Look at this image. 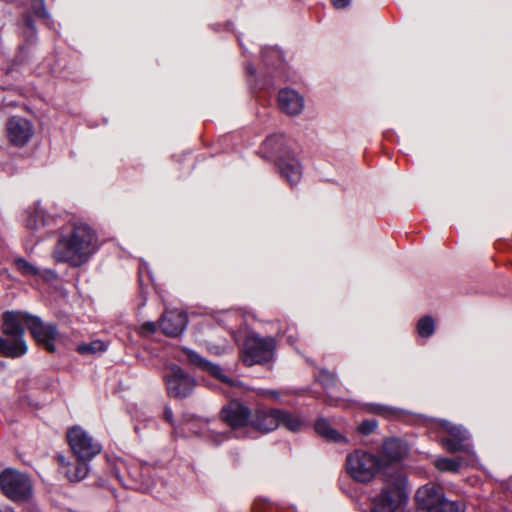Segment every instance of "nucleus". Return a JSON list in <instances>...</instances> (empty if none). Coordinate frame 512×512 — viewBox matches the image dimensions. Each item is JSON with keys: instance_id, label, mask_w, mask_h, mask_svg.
<instances>
[{"instance_id": "obj_5", "label": "nucleus", "mask_w": 512, "mask_h": 512, "mask_svg": "<svg viewBox=\"0 0 512 512\" xmlns=\"http://www.w3.org/2000/svg\"><path fill=\"white\" fill-rule=\"evenodd\" d=\"M382 460L379 456L357 449L346 457L347 473L357 482L369 483L379 473Z\"/></svg>"}, {"instance_id": "obj_27", "label": "nucleus", "mask_w": 512, "mask_h": 512, "mask_svg": "<svg viewBox=\"0 0 512 512\" xmlns=\"http://www.w3.org/2000/svg\"><path fill=\"white\" fill-rule=\"evenodd\" d=\"M14 265L16 269L25 276H36L39 274L38 268L23 258L15 259Z\"/></svg>"}, {"instance_id": "obj_16", "label": "nucleus", "mask_w": 512, "mask_h": 512, "mask_svg": "<svg viewBox=\"0 0 512 512\" xmlns=\"http://www.w3.org/2000/svg\"><path fill=\"white\" fill-rule=\"evenodd\" d=\"M250 426L254 429L267 433L279 426V409L259 408L251 414Z\"/></svg>"}, {"instance_id": "obj_24", "label": "nucleus", "mask_w": 512, "mask_h": 512, "mask_svg": "<svg viewBox=\"0 0 512 512\" xmlns=\"http://www.w3.org/2000/svg\"><path fill=\"white\" fill-rule=\"evenodd\" d=\"M106 349L107 345L100 340L82 343L77 347V351L82 355H96L104 352Z\"/></svg>"}, {"instance_id": "obj_18", "label": "nucleus", "mask_w": 512, "mask_h": 512, "mask_svg": "<svg viewBox=\"0 0 512 512\" xmlns=\"http://www.w3.org/2000/svg\"><path fill=\"white\" fill-rule=\"evenodd\" d=\"M278 169L281 176L293 187L302 178V166L295 157H283L278 161Z\"/></svg>"}, {"instance_id": "obj_34", "label": "nucleus", "mask_w": 512, "mask_h": 512, "mask_svg": "<svg viewBox=\"0 0 512 512\" xmlns=\"http://www.w3.org/2000/svg\"><path fill=\"white\" fill-rule=\"evenodd\" d=\"M164 418L166 419V421L172 423V419H173V412L171 410V408L169 407H166L164 409Z\"/></svg>"}, {"instance_id": "obj_22", "label": "nucleus", "mask_w": 512, "mask_h": 512, "mask_svg": "<svg viewBox=\"0 0 512 512\" xmlns=\"http://www.w3.org/2000/svg\"><path fill=\"white\" fill-rule=\"evenodd\" d=\"M303 419L289 411L279 409V425H283L286 429L296 432L303 426Z\"/></svg>"}, {"instance_id": "obj_3", "label": "nucleus", "mask_w": 512, "mask_h": 512, "mask_svg": "<svg viewBox=\"0 0 512 512\" xmlns=\"http://www.w3.org/2000/svg\"><path fill=\"white\" fill-rule=\"evenodd\" d=\"M407 502V480L398 475L372 498L371 512H400Z\"/></svg>"}, {"instance_id": "obj_40", "label": "nucleus", "mask_w": 512, "mask_h": 512, "mask_svg": "<svg viewBox=\"0 0 512 512\" xmlns=\"http://www.w3.org/2000/svg\"><path fill=\"white\" fill-rule=\"evenodd\" d=\"M247 69H248L250 74H254L255 73V69L252 66H249Z\"/></svg>"}, {"instance_id": "obj_38", "label": "nucleus", "mask_w": 512, "mask_h": 512, "mask_svg": "<svg viewBox=\"0 0 512 512\" xmlns=\"http://www.w3.org/2000/svg\"><path fill=\"white\" fill-rule=\"evenodd\" d=\"M46 274H47L50 278H55V277H56V273H55L53 270H46Z\"/></svg>"}, {"instance_id": "obj_8", "label": "nucleus", "mask_w": 512, "mask_h": 512, "mask_svg": "<svg viewBox=\"0 0 512 512\" xmlns=\"http://www.w3.org/2000/svg\"><path fill=\"white\" fill-rule=\"evenodd\" d=\"M67 440L79 460L90 461L102 450L101 444L95 441L80 426H73L68 429Z\"/></svg>"}, {"instance_id": "obj_11", "label": "nucleus", "mask_w": 512, "mask_h": 512, "mask_svg": "<svg viewBox=\"0 0 512 512\" xmlns=\"http://www.w3.org/2000/svg\"><path fill=\"white\" fill-rule=\"evenodd\" d=\"M28 329L35 340L49 352L55 351L54 342L57 339V328L51 323H44L39 317L30 315Z\"/></svg>"}, {"instance_id": "obj_36", "label": "nucleus", "mask_w": 512, "mask_h": 512, "mask_svg": "<svg viewBox=\"0 0 512 512\" xmlns=\"http://www.w3.org/2000/svg\"><path fill=\"white\" fill-rule=\"evenodd\" d=\"M0 512H16L12 507L0 506Z\"/></svg>"}, {"instance_id": "obj_20", "label": "nucleus", "mask_w": 512, "mask_h": 512, "mask_svg": "<svg viewBox=\"0 0 512 512\" xmlns=\"http://www.w3.org/2000/svg\"><path fill=\"white\" fill-rule=\"evenodd\" d=\"M384 455L391 461L401 460L408 452L407 444L398 438H390L382 445Z\"/></svg>"}, {"instance_id": "obj_43", "label": "nucleus", "mask_w": 512, "mask_h": 512, "mask_svg": "<svg viewBox=\"0 0 512 512\" xmlns=\"http://www.w3.org/2000/svg\"><path fill=\"white\" fill-rule=\"evenodd\" d=\"M219 436H221L222 439L227 438L225 435H222V434H219Z\"/></svg>"}, {"instance_id": "obj_4", "label": "nucleus", "mask_w": 512, "mask_h": 512, "mask_svg": "<svg viewBox=\"0 0 512 512\" xmlns=\"http://www.w3.org/2000/svg\"><path fill=\"white\" fill-rule=\"evenodd\" d=\"M417 512H464L460 502L448 500L442 487L427 484L420 487L415 494Z\"/></svg>"}, {"instance_id": "obj_44", "label": "nucleus", "mask_w": 512, "mask_h": 512, "mask_svg": "<svg viewBox=\"0 0 512 512\" xmlns=\"http://www.w3.org/2000/svg\"><path fill=\"white\" fill-rule=\"evenodd\" d=\"M31 512H39L37 509L33 508L31 509Z\"/></svg>"}, {"instance_id": "obj_7", "label": "nucleus", "mask_w": 512, "mask_h": 512, "mask_svg": "<svg viewBox=\"0 0 512 512\" xmlns=\"http://www.w3.org/2000/svg\"><path fill=\"white\" fill-rule=\"evenodd\" d=\"M275 349L276 342L273 337L251 334L243 343L241 359L246 366L266 364L273 359Z\"/></svg>"}, {"instance_id": "obj_31", "label": "nucleus", "mask_w": 512, "mask_h": 512, "mask_svg": "<svg viewBox=\"0 0 512 512\" xmlns=\"http://www.w3.org/2000/svg\"><path fill=\"white\" fill-rule=\"evenodd\" d=\"M377 427V422L376 420L374 419H370V420H365L363 421L359 427H358V430L364 434V435H368L370 433H372Z\"/></svg>"}, {"instance_id": "obj_19", "label": "nucleus", "mask_w": 512, "mask_h": 512, "mask_svg": "<svg viewBox=\"0 0 512 512\" xmlns=\"http://www.w3.org/2000/svg\"><path fill=\"white\" fill-rule=\"evenodd\" d=\"M25 226L31 231H37L50 223V218L46 216L44 209L39 203H35L25 212Z\"/></svg>"}, {"instance_id": "obj_28", "label": "nucleus", "mask_w": 512, "mask_h": 512, "mask_svg": "<svg viewBox=\"0 0 512 512\" xmlns=\"http://www.w3.org/2000/svg\"><path fill=\"white\" fill-rule=\"evenodd\" d=\"M30 11L37 17L48 19L49 13L45 7L44 0H31Z\"/></svg>"}, {"instance_id": "obj_12", "label": "nucleus", "mask_w": 512, "mask_h": 512, "mask_svg": "<svg viewBox=\"0 0 512 512\" xmlns=\"http://www.w3.org/2000/svg\"><path fill=\"white\" fill-rule=\"evenodd\" d=\"M6 130L9 141L19 147L26 145L34 134L31 122L19 116H14L8 120Z\"/></svg>"}, {"instance_id": "obj_37", "label": "nucleus", "mask_w": 512, "mask_h": 512, "mask_svg": "<svg viewBox=\"0 0 512 512\" xmlns=\"http://www.w3.org/2000/svg\"><path fill=\"white\" fill-rule=\"evenodd\" d=\"M58 461H59V463H60L62 466H68V464H66V462H65V458H64V456L59 455V456H58Z\"/></svg>"}, {"instance_id": "obj_13", "label": "nucleus", "mask_w": 512, "mask_h": 512, "mask_svg": "<svg viewBox=\"0 0 512 512\" xmlns=\"http://www.w3.org/2000/svg\"><path fill=\"white\" fill-rule=\"evenodd\" d=\"M251 411L238 401H231L221 410L222 419L234 430H239L251 423Z\"/></svg>"}, {"instance_id": "obj_29", "label": "nucleus", "mask_w": 512, "mask_h": 512, "mask_svg": "<svg viewBox=\"0 0 512 512\" xmlns=\"http://www.w3.org/2000/svg\"><path fill=\"white\" fill-rule=\"evenodd\" d=\"M23 26V34L27 40L33 39L36 36V29L30 14L23 16Z\"/></svg>"}, {"instance_id": "obj_41", "label": "nucleus", "mask_w": 512, "mask_h": 512, "mask_svg": "<svg viewBox=\"0 0 512 512\" xmlns=\"http://www.w3.org/2000/svg\"><path fill=\"white\" fill-rule=\"evenodd\" d=\"M279 137L278 136H274V137H271L267 140V144L270 143L271 141H273L274 139H278Z\"/></svg>"}, {"instance_id": "obj_33", "label": "nucleus", "mask_w": 512, "mask_h": 512, "mask_svg": "<svg viewBox=\"0 0 512 512\" xmlns=\"http://www.w3.org/2000/svg\"><path fill=\"white\" fill-rule=\"evenodd\" d=\"M142 330L148 333L156 331V325L153 322H147L142 325Z\"/></svg>"}, {"instance_id": "obj_14", "label": "nucleus", "mask_w": 512, "mask_h": 512, "mask_svg": "<svg viewBox=\"0 0 512 512\" xmlns=\"http://www.w3.org/2000/svg\"><path fill=\"white\" fill-rule=\"evenodd\" d=\"M188 323L186 312L177 309L166 310L161 318L160 327L164 334L177 337L183 333Z\"/></svg>"}, {"instance_id": "obj_30", "label": "nucleus", "mask_w": 512, "mask_h": 512, "mask_svg": "<svg viewBox=\"0 0 512 512\" xmlns=\"http://www.w3.org/2000/svg\"><path fill=\"white\" fill-rule=\"evenodd\" d=\"M262 56H263V60L265 61L266 64H270V61H269L270 56L275 58L278 61L282 60L281 51L278 50L277 48L264 49L262 52Z\"/></svg>"}, {"instance_id": "obj_1", "label": "nucleus", "mask_w": 512, "mask_h": 512, "mask_svg": "<svg viewBox=\"0 0 512 512\" xmlns=\"http://www.w3.org/2000/svg\"><path fill=\"white\" fill-rule=\"evenodd\" d=\"M70 233L57 241L53 251L56 262L69 263L78 267L86 263L97 251L99 244L93 229L86 223L75 221Z\"/></svg>"}, {"instance_id": "obj_32", "label": "nucleus", "mask_w": 512, "mask_h": 512, "mask_svg": "<svg viewBox=\"0 0 512 512\" xmlns=\"http://www.w3.org/2000/svg\"><path fill=\"white\" fill-rule=\"evenodd\" d=\"M331 1H332L333 6L336 9H344V8L348 7L351 3V0H331Z\"/></svg>"}, {"instance_id": "obj_9", "label": "nucleus", "mask_w": 512, "mask_h": 512, "mask_svg": "<svg viewBox=\"0 0 512 512\" xmlns=\"http://www.w3.org/2000/svg\"><path fill=\"white\" fill-rule=\"evenodd\" d=\"M167 393L173 398H185L193 392L196 381L176 364H171L166 368L163 375Z\"/></svg>"}, {"instance_id": "obj_6", "label": "nucleus", "mask_w": 512, "mask_h": 512, "mask_svg": "<svg viewBox=\"0 0 512 512\" xmlns=\"http://www.w3.org/2000/svg\"><path fill=\"white\" fill-rule=\"evenodd\" d=\"M0 488L9 500L16 503L28 502L33 497L31 478L16 469L6 468L0 473Z\"/></svg>"}, {"instance_id": "obj_21", "label": "nucleus", "mask_w": 512, "mask_h": 512, "mask_svg": "<svg viewBox=\"0 0 512 512\" xmlns=\"http://www.w3.org/2000/svg\"><path fill=\"white\" fill-rule=\"evenodd\" d=\"M315 431L327 441H345V438L337 430L333 429L325 418H319L316 421Z\"/></svg>"}, {"instance_id": "obj_23", "label": "nucleus", "mask_w": 512, "mask_h": 512, "mask_svg": "<svg viewBox=\"0 0 512 512\" xmlns=\"http://www.w3.org/2000/svg\"><path fill=\"white\" fill-rule=\"evenodd\" d=\"M88 461L79 460L77 463L66 470V476L71 482H79L86 478L89 473Z\"/></svg>"}, {"instance_id": "obj_25", "label": "nucleus", "mask_w": 512, "mask_h": 512, "mask_svg": "<svg viewBox=\"0 0 512 512\" xmlns=\"http://www.w3.org/2000/svg\"><path fill=\"white\" fill-rule=\"evenodd\" d=\"M435 330V323L431 316H424L417 323V332L420 337L428 338Z\"/></svg>"}, {"instance_id": "obj_17", "label": "nucleus", "mask_w": 512, "mask_h": 512, "mask_svg": "<svg viewBox=\"0 0 512 512\" xmlns=\"http://www.w3.org/2000/svg\"><path fill=\"white\" fill-rule=\"evenodd\" d=\"M280 109L288 115H298L304 109V98L295 90L283 89L278 94Z\"/></svg>"}, {"instance_id": "obj_15", "label": "nucleus", "mask_w": 512, "mask_h": 512, "mask_svg": "<svg viewBox=\"0 0 512 512\" xmlns=\"http://www.w3.org/2000/svg\"><path fill=\"white\" fill-rule=\"evenodd\" d=\"M184 352L186 353L188 360L192 364L199 367L203 371L208 372L210 375L219 379L223 383H226L230 386H237L238 384H240V382L238 380H234V379H231L228 376H226L223 373V370L219 365L211 363L210 361L202 358L195 351L190 350V349H184Z\"/></svg>"}, {"instance_id": "obj_10", "label": "nucleus", "mask_w": 512, "mask_h": 512, "mask_svg": "<svg viewBox=\"0 0 512 512\" xmlns=\"http://www.w3.org/2000/svg\"><path fill=\"white\" fill-rule=\"evenodd\" d=\"M442 427L450 434V438H442V446L451 453L464 451L472 453V446L469 442V433L462 426L452 424L447 420L441 421Z\"/></svg>"}, {"instance_id": "obj_35", "label": "nucleus", "mask_w": 512, "mask_h": 512, "mask_svg": "<svg viewBox=\"0 0 512 512\" xmlns=\"http://www.w3.org/2000/svg\"><path fill=\"white\" fill-rule=\"evenodd\" d=\"M374 411L379 414H386V413L390 412V409L383 407V406H377Z\"/></svg>"}, {"instance_id": "obj_42", "label": "nucleus", "mask_w": 512, "mask_h": 512, "mask_svg": "<svg viewBox=\"0 0 512 512\" xmlns=\"http://www.w3.org/2000/svg\"><path fill=\"white\" fill-rule=\"evenodd\" d=\"M151 488H152V486H151V485H146V487H145V489H146V490H149V489H151Z\"/></svg>"}, {"instance_id": "obj_26", "label": "nucleus", "mask_w": 512, "mask_h": 512, "mask_svg": "<svg viewBox=\"0 0 512 512\" xmlns=\"http://www.w3.org/2000/svg\"><path fill=\"white\" fill-rule=\"evenodd\" d=\"M435 466L440 471L457 472L462 466V461L460 458H438L435 461Z\"/></svg>"}, {"instance_id": "obj_2", "label": "nucleus", "mask_w": 512, "mask_h": 512, "mask_svg": "<svg viewBox=\"0 0 512 512\" xmlns=\"http://www.w3.org/2000/svg\"><path fill=\"white\" fill-rule=\"evenodd\" d=\"M30 314L20 311H6L3 316L2 333L8 338L0 337V354L8 358H19L27 353L24 339V324L28 327Z\"/></svg>"}, {"instance_id": "obj_39", "label": "nucleus", "mask_w": 512, "mask_h": 512, "mask_svg": "<svg viewBox=\"0 0 512 512\" xmlns=\"http://www.w3.org/2000/svg\"><path fill=\"white\" fill-rule=\"evenodd\" d=\"M270 394L272 395V397H274L275 399H277L279 397V394L277 391H271Z\"/></svg>"}]
</instances>
